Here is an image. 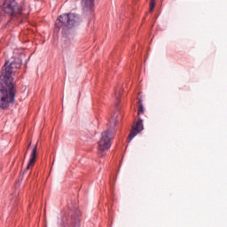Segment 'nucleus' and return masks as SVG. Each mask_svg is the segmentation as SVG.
Wrapping results in <instances>:
<instances>
[{"label": "nucleus", "instance_id": "obj_1", "mask_svg": "<svg viewBox=\"0 0 227 227\" xmlns=\"http://www.w3.org/2000/svg\"><path fill=\"white\" fill-rule=\"evenodd\" d=\"M9 62H5L4 68L2 69V75H0V81L4 83L3 89H0V107L6 109L10 106V104L15 102V90H13V82L12 81V74H13V68H20L22 67V60L18 59L10 65Z\"/></svg>", "mask_w": 227, "mask_h": 227}, {"label": "nucleus", "instance_id": "obj_2", "mask_svg": "<svg viewBox=\"0 0 227 227\" xmlns=\"http://www.w3.org/2000/svg\"><path fill=\"white\" fill-rule=\"evenodd\" d=\"M79 22V16L75 13H67L60 15L55 22L56 27H74V26H77Z\"/></svg>", "mask_w": 227, "mask_h": 227}, {"label": "nucleus", "instance_id": "obj_3", "mask_svg": "<svg viewBox=\"0 0 227 227\" xmlns=\"http://www.w3.org/2000/svg\"><path fill=\"white\" fill-rule=\"evenodd\" d=\"M113 131L111 129H107L101 134V137L98 141V155L99 157H106V150H109L111 148V141H113Z\"/></svg>", "mask_w": 227, "mask_h": 227}, {"label": "nucleus", "instance_id": "obj_4", "mask_svg": "<svg viewBox=\"0 0 227 227\" xmlns=\"http://www.w3.org/2000/svg\"><path fill=\"white\" fill-rule=\"evenodd\" d=\"M2 9L10 17H19L22 13V9L17 4L15 0H4Z\"/></svg>", "mask_w": 227, "mask_h": 227}, {"label": "nucleus", "instance_id": "obj_5", "mask_svg": "<svg viewBox=\"0 0 227 227\" xmlns=\"http://www.w3.org/2000/svg\"><path fill=\"white\" fill-rule=\"evenodd\" d=\"M143 120L138 119L135 125H133L132 129L129 136L128 143H130L134 139L135 137L137 136L143 130Z\"/></svg>", "mask_w": 227, "mask_h": 227}, {"label": "nucleus", "instance_id": "obj_6", "mask_svg": "<svg viewBox=\"0 0 227 227\" xmlns=\"http://www.w3.org/2000/svg\"><path fill=\"white\" fill-rule=\"evenodd\" d=\"M38 150V144L35 145V146L32 149V153L30 155L29 162L27 166V169H29L30 168H33L35 166V162H36V152Z\"/></svg>", "mask_w": 227, "mask_h": 227}, {"label": "nucleus", "instance_id": "obj_7", "mask_svg": "<svg viewBox=\"0 0 227 227\" xmlns=\"http://www.w3.org/2000/svg\"><path fill=\"white\" fill-rule=\"evenodd\" d=\"M82 6L84 12H93L95 6L94 0H82Z\"/></svg>", "mask_w": 227, "mask_h": 227}, {"label": "nucleus", "instance_id": "obj_8", "mask_svg": "<svg viewBox=\"0 0 227 227\" xmlns=\"http://www.w3.org/2000/svg\"><path fill=\"white\" fill-rule=\"evenodd\" d=\"M116 118H118V113H114L112 119L110 120L111 129H114V127H116Z\"/></svg>", "mask_w": 227, "mask_h": 227}, {"label": "nucleus", "instance_id": "obj_9", "mask_svg": "<svg viewBox=\"0 0 227 227\" xmlns=\"http://www.w3.org/2000/svg\"><path fill=\"white\" fill-rule=\"evenodd\" d=\"M81 226V218L79 216L72 218V225L70 227H80Z\"/></svg>", "mask_w": 227, "mask_h": 227}, {"label": "nucleus", "instance_id": "obj_10", "mask_svg": "<svg viewBox=\"0 0 227 227\" xmlns=\"http://www.w3.org/2000/svg\"><path fill=\"white\" fill-rule=\"evenodd\" d=\"M153 8H155V0H151L150 12H153Z\"/></svg>", "mask_w": 227, "mask_h": 227}, {"label": "nucleus", "instance_id": "obj_11", "mask_svg": "<svg viewBox=\"0 0 227 227\" xmlns=\"http://www.w3.org/2000/svg\"><path fill=\"white\" fill-rule=\"evenodd\" d=\"M142 113H145V108L143 107V105H140L138 109V114H141Z\"/></svg>", "mask_w": 227, "mask_h": 227}, {"label": "nucleus", "instance_id": "obj_12", "mask_svg": "<svg viewBox=\"0 0 227 227\" xmlns=\"http://www.w3.org/2000/svg\"><path fill=\"white\" fill-rule=\"evenodd\" d=\"M12 203H15V200H12Z\"/></svg>", "mask_w": 227, "mask_h": 227}, {"label": "nucleus", "instance_id": "obj_13", "mask_svg": "<svg viewBox=\"0 0 227 227\" xmlns=\"http://www.w3.org/2000/svg\"><path fill=\"white\" fill-rule=\"evenodd\" d=\"M31 146V143H29L28 147Z\"/></svg>", "mask_w": 227, "mask_h": 227}, {"label": "nucleus", "instance_id": "obj_14", "mask_svg": "<svg viewBox=\"0 0 227 227\" xmlns=\"http://www.w3.org/2000/svg\"><path fill=\"white\" fill-rule=\"evenodd\" d=\"M25 171H27V168H26V170Z\"/></svg>", "mask_w": 227, "mask_h": 227}]
</instances>
